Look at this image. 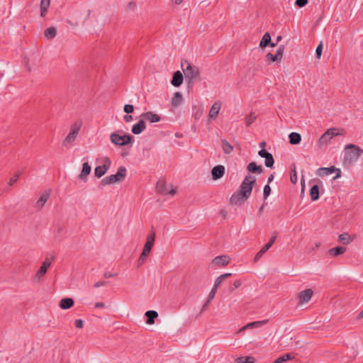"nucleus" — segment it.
Wrapping results in <instances>:
<instances>
[{
    "label": "nucleus",
    "instance_id": "f257e3e1",
    "mask_svg": "<svg viewBox=\"0 0 363 363\" xmlns=\"http://www.w3.org/2000/svg\"><path fill=\"white\" fill-rule=\"evenodd\" d=\"M255 184V177L247 174L241 183L240 189L230 196V203L236 206H240L244 203L251 195L252 188Z\"/></svg>",
    "mask_w": 363,
    "mask_h": 363
},
{
    "label": "nucleus",
    "instance_id": "f03ea898",
    "mask_svg": "<svg viewBox=\"0 0 363 363\" xmlns=\"http://www.w3.org/2000/svg\"><path fill=\"white\" fill-rule=\"evenodd\" d=\"M344 155V163L352 164L355 162L363 153V150L358 145L348 144L345 146Z\"/></svg>",
    "mask_w": 363,
    "mask_h": 363
},
{
    "label": "nucleus",
    "instance_id": "7ed1b4c3",
    "mask_svg": "<svg viewBox=\"0 0 363 363\" xmlns=\"http://www.w3.org/2000/svg\"><path fill=\"white\" fill-rule=\"evenodd\" d=\"M182 67L185 78L188 81V86H190L193 84L194 80L199 79V69L196 66L190 64L186 60L182 63Z\"/></svg>",
    "mask_w": 363,
    "mask_h": 363
},
{
    "label": "nucleus",
    "instance_id": "20e7f679",
    "mask_svg": "<svg viewBox=\"0 0 363 363\" xmlns=\"http://www.w3.org/2000/svg\"><path fill=\"white\" fill-rule=\"evenodd\" d=\"M126 177V168L123 166H120L116 174H111L106 177L101 181L102 186L112 184L116 182H120L124 180Z\"/></svg>",
    "mask_w": 363,
    "mask_h": 363
},
{
    "label": "nucleus",
    "instance_id": "39448f33",
    "mask_svg": "<svg viewBox=\"0 0 363 363\" xmlns=\"http://www.w3.org/2000/svg\"><path fill=\"white\" fill-rule=\"evenodd\" d=\"M133 137L129 134H125L121 136L118 133H113L110 135V140L112 143L118 146H125L133 143Z\"/></svg>",
    "mask_w": 363,
    "mask_h": 363
},
{
    "label": "nucleus",
    "instance_id": "423d86ee",
    "mask_svg": "<svg viewBox=\"0 0 363 363\" xmlns=\"http://www.w3.org/2000/svg\"><path fill=\"white\" fill-rule=\"evenodd\" d=\"M81 128V123H75L70 127L69 134L66 136L63 141L64 145L71 144L77 137L79 131Z\"/></svg>",
    "mask_w": 363,
    "mask_h": 363
},
{
    "label": "nucleus",
    "instance_id": "0eeeda50",
    "mask_svg": "<svg viewBox=\"0 0 363 363\" xmlns=\"http://www.w3.org/2000/svg\"><path fill=\"white\" fill-rule=\"evenodd\" d=\"M333 173H336V175L333 177V179H338L341 177V170L338 168L331 166L330 167H320L317 170V174L320 177L328 176Z\"/></svg>",
    "mask_w": 363,
    "mask_h": 363
},
{
    "label": "nucleus",
    "instance_id": "6e6552de",
    "mask_svg": "<svg viewBox=\"0 0 363 363\" xmlns=\"http://www.w3.org/2000/svg\"><path fill=\"white\" fill-rule=\"evenodd\" d=\"M337 130L336 128L328 129L320 138V139H319L320 144L323 145V144L327 143L328 142L330 141V140L331 138H333V137L339 135H342V133H339L338 132H337Z\"/></svg>",
    "mask_w": 363,
    "mask_h": 363
},
{
    "label": "nucleus",
    "instance_id": "1a4fd4ad",
    "mask_svg": "<svg viewBox=\"0 0 363 363\" xmlns=\"http://www.w3.org/2000/svg\"><path fill=\"white\" fill-rule=\"evenodd\" d=\"M284 48H285L284 45H281L278 48L275 55H273L271 52H268L266 55L267 60L269 61H271V62H281L282 57H283Z\"/></svg>",
    "mask_w": 363,
    "mask_h": 363
},
{
    "label": "nucleus",
    "instance_id": "9d476101",
    "mask_svg": "<svg viewBox=\"0 0 363 363\" xmlns=\"http://www.w3.org/2000/svg\"><path fill=\"white\" fill-rule=\"evenodd\" d=\"M156 190L158 193L164 194V195H167V194L174 195L176 193L175 189H172V190L169 191L167 188L165 181L162 180V179L159 180L157 182V185H156Z\"/></svg>",
    "mask_w": 363,
    "mask_h": 363
},
{
    "label": "nucleus",
    "instance_id": "9b49d317",
    "mask_svg": "<svg viewBox=\"0 0 363 363\" xmlns=\"http://www.w3.org/2000/svg\"><path fill=\"white\" fill-rule=\"evenodd\" d=\"M111 166V160L107 159L105 163L101 166H98L94 169L95 176L98 178L104 176Z\"/></svg>",
    "mask_w": 363,
    "mask_h": 363
},
{
    "label": "nucleus",
    "instance_id": "f8f14e48",
    "mask_svg": "<svg viewBox=\"0 0 363 363\" xmlns=\"http://www.w3.org/2000/svg\"><path fill=\"white\" fill-rule=\"evenodd\" d=\"M313 291L311 289H305L298 294L299 303L303 304L309 301L313 296Z\"/></svg>",
    "mask_w": 363,
    "mask_h": 363
},
{
    "label": "nucleus",
    "instance_id": "ddd939ff",
    "mask_svg": "<svg viewBox=\"0 0 363 363\" xmlns=\"http://www.w3.org/2000/svg\"><path fill=\"white\" fill-rule=\"evenodd\" d=\"M225 173V167L223 165H216L213 167L211 170L212 179L213 180H218L220 179Z\"/></svg>",
    "mask_w": 363,
    "mask_h": 363
},
{
    "label": "nucleus",
    "instance_id": "4468645a",
    "mask_svg": "<svg viewBox=\"0 0 363 363\" xmlns=\"http://www.w3.org/2000/svg\"><path fill=\"white\" fill-rule=\"evenodd\" d=\"M141 117L150 123H157L161 120V117L158 114L154 113L152 111L143 113Z\"/></svg>",
    "mask_w": 363,
    "mask_h": 363
},
{
    "label": "nucleus",
    "instance_id": "2eb2a0df",
    "mask_svg": "<svg viewBox=\"0 0 363 363\" xmlns=\"http://www.w3.org/2000/svg\"><path fill=\"white\" fill-rule=\"evenodd\" d=\"M155 231H152L151 233V234L150 235H148L146 239V242H145V244L144 248H143L144 251L148 252L149 253L150 252V251L152 248V246L154 245V242H155Z\"/></svg>",
    "mask_w": 363,
    "mask_h": 363
},
{
    "label": "nucleus",
    "instance_id": "dca6fc26",
    "mask_svg": "<svg viewBox=\"0 0 363 363\" xmlns=\"http://www.w3.org/2000/svg\"><path fill=\"white\" fill-rule=\"evenodd\" d=\"M267 46L272 48L277 46V43L271 44V35L268 32L264 34L259 43V47L262 48H265Z\"/></svg>",
    "mask_w": 363,
    "mask_h": 363
},
{
    "label": "nucleus",
    "instance_id": "f3484780",
    "mask_svg": "<svg viewBox=\"0 0 363 363\" xmlns=\"http://www.w3.org/2000/svg\"><path fill=\"white\" fill-rule=\"evenodd\" d=\"M183 75L180 71L174 72L172 76V79L171 80V84L175 86H179L183 82Z\"/></svg>",
    "mask_w": 363,
    "mask_h": 363
},
{
    "label": "nucleus",
    "instance_id": "a211bd4d",
    "mask_svg": "<svg viewBox=\"0 0 363 363\" xmlns=\"http://www.w3.org/2000/svg\"><path fill=\"white\" fill-rule=\"evenodd\" d=\"M146 128L144 120L140 119L138 123L132 126L131 131L135 135L140 134Z\"/></svg>",
    "mask_w": 363,
    "mask_h": 363
},
{
    "label": "nucleus",
    "instance_id": "6ab92c4d",
    "mask_svg": "<svg viewBox=\"0 0 363 363\" xmlns=\"http://www.w3.org/2000/svg\"><path fill=\"white\" fill-rule=\"evenodd\" d=\"M230 260V259L228 255H220V256L216 257L213 259V262L219 266L224 267L229 264Z\"/></svg>",
    "mask_w": 363,
    "mask_h": 363
},
{
    "label": "nucleus",
    "instance_id": "aec40b11",
    "mask_svg": "<svg viewBox=\"0 0 363 363\" xmlns=\"http://www.w3.org/2000/svg\"><path fill=\"white\" fill-rule=\"evenodd\" d=\"M74 304V301L72 298H64L60 300L59 306L64 310L71 308Z\"/></svg>",
    "mask_w": 363,
    "mask_h": 363
},
{
    "label": "nucleus",
    "instance_id": "412c9836",
    "mask_svg": "<svg viewBox=\"0 0 363 363\" xmlns=\"http://www.w3.org/2000/svg\"><path fill=\"white\" fill-rule=\"evenodd\" d=\"M267 320H261V321H255V322H252V323H250L248 324H247L246 325L242 327L239 330L237 331L236 333H240L243 331H245V330L247 329H251V328H253L254 327H258V326H261L264 324H265L266 323H267Z\"/></svg>",
    "mask_w": 363,
    "mask_h": 363
},
{
    "label": "nucleus",
    "instance_id": "4be33fe9",
    "mask_svg": "<svg viewBox=\"0 0 363 363\" xmlns=\"http://www.w3.org/2000/svg\"><path fill=\"white\" fill-rule=\"evenodd\" d=\"M49 198H50V191H46L43 192L40 195L38 200L37 201L36 206L40 209L42 208Z\"/></svg>",
    "mask_w": 363,
    "mask_h": 363
},
{
    "label": "nucleus",
    "instance_id": "5701e85b",
    "mask_svg": "<svg viewBox=\"0 0 363 363\" xmlns=\"http://www.w3.org/2000/svg\"><path fill=\"white\" fill-rule=\"evenodd\" d=\"M250 172L255 174H261L263 172V168L261 165H257L255 162H250L247 167Z\"/></svg>",
    "mask_w": 363,
    "mask_h": 363
},
{
    "label": "nucleus",
    "instance_id": "b1692460",
    "mask_svg": "<svg viewBox=\"0 0 363 363\" xmlns=\"http://www.w3.org/2000/svg\"><path fill=\"white\" fill-rule=\"evenodd\" d=\"M346 247L342 246H337L335 247H333L328 250V254L333 257H337L340 255L346 252Z\"/></svg>",
    "mask_w": 363,
    "mask_h": 363
},
{
    "label": "nucleus",
    "instance_id": "393cba45",
    "mask_svg": "<svg viewBox=\"0 0 363 363\" xmlns=\"http://www.w3.org/2000/svg\"><path fill=\"white\" fill-rule=\"evenodd\" d=\"M309 194L313 201H317L320 197L319 186L318 184L312 186L310 189Z\"/></svg>",
    "mask_w": 363,
    "mask_h": 363
},
{
    "label": "nucleus",
    "instance_id": "a878e982",
    "mask_svg": "<svg viewBox=\"0 0 363 363\" xmlns=\"http://www.w3.org/2000/svg\"><path fill=\"white\" fill-rule=\"evenodd\" d=\"M220 104L215 102L209 111L208 116L211 118H216V117L218 116V113L220 111Z\"/></svg>",
    "mask_w": 363,
    "mask_h": 363
},
{
    "label": "nucleus",
    "instance_id": "bb28decb",
    "mask_svg": "<svg viewBox=\"0 0 363 363\" xmlns=\"http://www.w3.org/2000/svg\"><path fill=\"white\" fill-rule=\"evenodd\" d=\"M145 315L147 318L146 323L149 325L153 324L155 318L158 316V313L155 311H147Z\"/></svg>",
    "mask_w": 363,
    "mask_h": 363
},
{
    "label": "nucleus",
    "instance_id": "cd10ccee",
    "mask_svg": "<svg viewBox=\"0 0 363 363\" xmlns=\"http://www.w3.org/2000/svg\"><path fill=\"white\" fill-rule=\"evenodd\" d=\"M91 168L88 162H84L82 165V169L79 176V178L81 179H84L86 178L91 172Z\"/></svg>",
    "mask_w": 363,
    "mask_h": 363
},
{
    "label": "nucleus",
    "instance_id": "c85d7f7f",
    "mask_svg": "<svg viewBox=\"0 0 363 363\" xmlns=\"http://www.w3.org/2000/svg\"><path fill=\"white\" fill-rule=\"evenodd\" d=\"M289 140L290 144L298 145L301 140V136L299 133L293 132L289 135Z\"/></svg>",
    "mask_w": 363,
    "mask_h": 363
},
{
    "label": "nucleus",
    "instance_id": "c756f323",
    "mask_svg": "<svg viewBox=\"0 0 363 363\" xmlns=\"http://www.w3.org/2000/svg\"><path fill=\"white\" fill-rule=\"evenodd\" d=\"M182 95L180 92L174 93L171 101L172 106L174 107L180 106L182 102Z\"/></svg>",
    "mask_w": 363,
    "mask_h": 363
},
{
    "label": "nucleus",
    "instance_id": "7c9ffc66",
    "mask_svg": "<svg viewBox=\"0 0 363 363\" xmlns=\"http://www.w3.org/2000/svg\"><path fill=\"white\" fill-rule=\"evenodd\" d=\"M338 241L344 245H349L352 242L350 235L348 233H343L338 236Z\"/></svg>",
    "mask_w": 363,
    "mask_h": 363
},
{
    "label": "nucleus",
    "instance_id": "2f4dec72",
    "mask_svg": "<svg viewBox=\"0 0 363 363\" xmlns=\"http://www.w3.org/2000/svg\"><path fill=\"white\" fill-rule=\"evenodd\" d=\"M50 4V0H41L40 3V16L45 17L47 13L48 9Z\"/></svg>",
    "mask_w": 363,
    "mask_h": 363
},
{
    "label": "nucleus",
    "instance_id": "473e14b6",
    "mask_svg": "<svg viewBox=\"0 0 363 363\" xmlns=\"http://www.w3.org/2000/svg\"><path fill=\"white\" fill-rule=\"evenodd\" d=\"M222 148L225 154H230L233 150V147L225 140H221Z\"/></svg>",
    "mask_w": 363,
    "mask_h": 363
},
{
    "label": "nucleus",
    "instance_id": "72a5a7b5",
    "mask_svg": "<svg viewBox=\"0 0 363 363\" xmlns=\"http://www.w3.org/2000/svg\"><path fill=\"white\" fill-rule=\"evenodd\" d=\"M293 358H294V356H293L291 353H286V354H284V355L278 357L272 363H283L288 360L292 359Z\"/></svg>",
    "mask_w": 363,
    "mask_h": 363
},
{
    "label": "nucleus",
    "instance_id": "f704fd0d",
    "mask_svg": "<svg viewBox=\"0 0 363 363\" xmlns=\"http://www.w3.org/2000/svg\"><path fill=\"white\" fill-rule=\"evenodd\" d=\"M56 30L54 27H50L47 28L44 32L45 37L49 40L54 38L56 35Z\"/></svg>",
    "mask_w": 363,
    "mask_h": 363
},
{
    "label": "nucleus",
    "instance_id": "c9c22d12",
    "mask_svg": "<svg viewBox=\"0 0 363 363\" xmlns=\"http://www.w3.org/2000/svg\"><path fill=\"white\" fill-rule=\"evenodd\" d=\"M255 361V357L251 356L240 357L236 359L238 363H253Z\"/></svg>",
    "mask_w": 363,
    "mask_h": 363
},
{
    "label": "nucleus",
    "instance_id": "e433bc0d",
    "mask_svg": "<svg viewBox=\"0 0 363 363\" xmlns=\"http://www.w3.org/2000/svg\"><path fill=\"white\" fill-rule=\"evenodd\" d=\"M48 267L45 266V264H42L40 269L37 271L35 274V277L38 279H40L47 272Z\"/></svg>",
    "mask_w": 363,
    "mask_h": 363
},
{
    "label": "nucleus",
    "instance_id": "4c0bfd02",
    "mask_svg": "<svg viewBox=\"0 0 363 363\" xmlns=\"http://www.w3.org/2000/svg\"><path fill=\"white\" fill-rule=\"evenodd\" d=\"M256 119H257V116L255 115V113L253 112H251L245 118L246 125L250 126Z\"/></svg>",
    "mask_w": 363,
    "mask_h": 363
},
{
    "label": "nucleus",
    "instance_id": "58836bf2",
    "mask_svg": "<svg viewBox=\"0 0 363 363\" xmlns=\"http://www.w3.org/2000/svg\"><path fill=\"white\" fill-rule=\"evenodd\" d=\"M264 161V164L267 167L272 168L274 164V160L272 154H269L267 157H266Z\"/></svg>",
    "mask_w": 363,
    "mask_h": 363
},
{
    "label": "nucleus",
    "instance_id": "ea45409f",
    "mask_svg": "<svg viewBox=\"0 0 363 363\" xmlns=\"http://www.w3.org/2000/svg\"><path fill=\"white\" fill-rule=\"evenodd\" d=\"M149 254L150 253L148 252H145V251L143 250V252L138 260V267H140L144 264V262H145L146 258L149 255Z\"/></svg>",
    "mask_w": 363,
    "mask_h": 363
},
{
    "label": "nucleus",
    "instance_id": "a19ab883",
    "mask_svg": "<svg viewBox=\"0 0 363 363\" xmlns=\"http://www.w3.org/2000/svg\"><path fill=\"white\" fill-rule=\"evenodd\" d=\"M290 179L293 184H296L297 182V174L295 164H293V168L291 170Z\"/></svg>",
    "mask_w": 363,
    "mask_h": 363
},
{
    "label": "nucleus",
    "instance_id": "79ce46f5",
    "mask_svg": "<svg viewBox=\"0 0 363 363\" xmlns=\"http://www.w3.org/2000/svg\"><path fill=\"white\" fill-rule=\"evenodd\" d=\"M323 43H322V42H320L319 43V45L317 46L316 50H315L316 57L318 59H320V57H321L322 51H323Z\"/></svg>",
    "mask_w": 363,
    "mask_h": 363
},
{
    "label": "nucleus",
    "instance_id": "37998d69",
    "mask_svg": "<svg viewBox=\"0 0 363 363\" xmlns=\"http://www.w3.org/2000/svg\"><path fill=\"white\" fill-rule=\"evenodd\" d=\"M123 111L128 114L132 113L134 111V106L131 104H125Z\"/></svg>",
    "mask_w": 363,
    "mask_h": 363
},
{
    "label": "nucleus",
    "instance_id": "c03bdc74",
    "mask_svg": "<svg viewBox=\"0 0 363 363\" xmlns=\"http://www.w3.org/2000/svg\"><path fill=\"white\" fill-rule=\"evenodd\" d=\"M270 193H271V187L269 186V184H267L264 187V192H263L264 199H266L269 196Z\"/></svg>",
    "mask_w": 363,
    "mask_h": 363
},
{
    "label": "nucleus",
    "instance_id": "a18cd8bd",
    "mask_svg": "<svg viewBox=\"0 0 363 363\" xmlns=\"http://www.w3.org/2000/svg\"><path fill=\"white\" fill-rule=\"evenodd\" d=\"M54 259H55V256H53V255L51 257H45L44 262L42 264H45V266L49 267L50 266V264H52V261L54 260Z\"/></svg>",
    "mask_w": 363,
    "mask_h": 363
},
{
    "label": "nucleus",
    "instance_id": "49530a36",
    "mask_svg": "<svg viewBox=\"0 0 363 363\" xmlns=\"http://www.w3.org/2000/svg\"><path fill=\"white\" fill-rule=\"evenodd\" d=\"M308 0H296L295 4L298 7L301 8V7L305 6L308 4Z\"/></svg>",
    "mask_w": 363,
    "mask_h": 363
},
{
    "label": "nucleus",
    "instance_id": "de8ad7c7",
    "mask_svg": "<svg viewBox=\"0 0 363 363\" xmlns=\"http://www.w3.org/2000/svg\"><path fill=\"white\" fill-rule=\"evenodd\" d=\"M216 291H217V289L215 288V287H213V289H211V291H210L209 294H208V301H211L214 297H215V295L216 294Z\"/></svg>",
    "mask_w": 363,
    "mask_h": 363
},
{
    "label": "nucleus",
    "instance_id": "09e8293b",
    "mask_svg": "<svg viewBox=\"0 0 363 363\" xmlns=\"http://www.w3.org/2000/svg\"><path fill=\"white\" fill-rule=\"evenodd\" d=\"M74 325L77 328H82L84 326L83 320L82 319L75 320Z\"/></svg>",
    "mask_w": 363,
    "mask_h": 363
},
{
    "label": "nucleus",
    "instance_id": "8fccbe9b",
    "mask_svg": "<svg viewBox=\"0 0 363 363\" xmlns=\"http://www.w3.org/2000/svg\"><path fill=\"white\" fill-rule=\"evenodd\" d=\"M224 280L223 278H221V276L220 275L216 279V281H215V284H214V286L213 287L215 288H218L220 284L223 282V281Z\"/></svg>",
    "mask_w": 363,
    "mask_h": 363
},
{
    "label": "nucleus",
    "instance_id": "3c124183",
    "mask_svg": "<svg viewBox=\"0 0 363 363\" xmlns=\"http://www.w3.org/2000/svg\"><path fill=\"white\" fill-rule=\"evenodd\" d=\"M269 154H271L270 152H267V150H261L258 152V155L261 157H263V158H265L266 157H267Z\"/></svg>",
    "mask_w": 363,
    "mask_h": 363
},
{
    "label": "nucleus",
    "instance_id": "603ef678",
    "mask_svg": "<svg viewBox=\"0 0 363 363\" xmlns=\"http://www.w3.org/2000/svg\"><path fill=\"white\" fill-rule=\"evenodd\" d=\"M19 174H20V173L13 176V177H11L10 179V181L9 182V186H12L13 184H15L17 182Z\"/></svg>",
    "mask_w": 363,
    "mask_h": 363
},
{
    "label": "nucleus",
    "instance_id": "864d4df0",
    "mask_svg": "<svg viewBox=\"0 0 363 363\" xmlns=\"http://www.w3.org/2000/svg\"><path fill=\"white\" fill-rule=\"evenodd\" d=\"M276 239H277V235H272L271 237V238L269 239V241L268 242V243H267V245H269V247H271L275 242Z\"/></svg>",
    "mask_w": 363,
    "mask_h": 363
},
{
    "label": "nucleus",
    "instance_id": "5fc2aeb1",
    "mask_svg": "<svg viewBox=\"0 0 363 363\" xmlns=\"http://www.w3.org/2000/svg\"><path fill=\"white\" fill-rule=\"evenodd\" d=\"M270 247H269V245H265L263 246L261 250L259 251L260 255H264Z\"/></svg>",
    "mask_w": 363,
    "mask_h": 363
},
{
    "label": "nucleus",
    "instance_id": "6e6d98bb",
    "mask_svg": "<svg viewBox=\"0 0 363 363\" xmlns=\"http://www.w3.org/2000/svg\"><path fill=\"white\" fill-rule=\"evenodd\" d=\"M270 247H269V245H265L263 246L261 250L259 251L260 255H264Z\"/></svg>",
    "mask_w": 363,
    "mask_h": 363
},
{
    "label": "nucleus",
    "instance_id": "4d7b16f0",
    "mask_svg": "<svg viewBox=\"0 0 363 363\" xmlns=\"http://www.w3.org/2000/svg\"><path fill=\"white\" fill-rule=\"evenodd\" d=\"M270 247H269V245H265L263 246L261 250L259 251L260 255H264Z\"/></svg>",
    "mask_w": 363,
    "mask_h": 363
},
{
    "label": "nucleus",
    "instance_id": "13d9d810",
    "mask_svg": "<svg viewBox=\"0 0 363 363\" xmlns=\"http://www.w3.org/2000/svg\"><path fill=\"white\" fill-rule=\"evenodd\" d=\"M116 276H117V274H116V273H111V272H106L104 274V277L105 278H106V279H107V278L114 277H116Z\"/></svg>",
    "mask_w": 363,
    "mask_h": 363
},
{
    "label": "nucleus",
    "instance_id": "bf43d9fd",
    "mask_svg": "<svg viewBox=\"0 0 363 363\" xmlns=\"http://www.w3.org/2000/svg\"><path fill=\"white\" fill-rule=\"evenodd\" d=\"M241 285V281L240 279L235 280L233 283L234 288L231 290L233 291L234 289L238 288Z\"/></svg>",
    "mask_w": 363,
    "mask_h": 363
},
{
    "label": "nucleus",
    "instance_id": "052dcab7",
    "mask_svg": "<svg viewBox=\"0 0 363 363\" xmlns=\"http://www.w3.org/2000/svg\"><path fill=\"white\" fill-rule=\"evenodd\" d=\"M123 119L126 123H128L133 120V116L127 113L124 116Z\"/></svg>",
    "mask_w": 363,
    "mask_h": 363
},
{
    "label": "nucleus",
    "instance_id": "680f3d73",
    "mask_svg": "<svg viewBox=\"0 0 363 363\" xmlns=\"http://www.w3.org/2000/svg\"><path fill=\"white\" fill-rule=\"evenodd\" d=\"M105 284H106V281H97V282H96L94 284V286L95 288H98V287H100V286H102L105 285Z\"/></svg>",
    "mask_w": 363,
    "mask_h": 363
},
{
    "label": "nucleus",
    "instance_id": "e2e57ef3",
    "mask_svg": "<svg viewBox=\"0 0 363 363\" xmlns=\"http://www.w3.org/2000/svg\"><path fill=\"white\" fill-rule=\"evenodd\" d=\"M104 307H105V304L103 302H96L95 303V308H103Z\"/></svg>",
    "mask_w": 363,
    "mask_h": 363
},
{
    "label": "nucleus",
    "instance_id": "0e129e2a",
    "mask_svg": "<svg viewBox=\"0 0 363 363\" xmlns=\"http://www.w3.org/2000/svg\"><path fill=\"white\" fill-rule=\"evenodd\" d=\"M262 256H263V255H260V254H259V252H258L256 254V255H255V258H254L255 262L258 261V260H259V259Z\"/></svg>",
    "mask_w": 363,
    "mask_h": 363
},
{
    "label": "nucleus",
    "instance_id": "69168bd1",
    "mask_svg": "<svg viewBox=\"0 0 363 363\" xmlns=\"http://www.w3.org/2000/svg\"><path fill=\"white\" fill-rule=\"evenodd\" d=\"M231 275H232L231 273H225V274H221L220 276H221V278H223L225 279V278H228V277H230Z\"/></svg>",
    "mask_w": 363,
    "mask_h": 363
},
{
    "label": "nucleus",
    "instance_id": "338daca9",
    "mask_svg": "<svg viewBox=\"0 0 363 363\" xmlns=\"http://www.w3.org/2000/svg\"><path fill=\"white\" fill-rule=\"evenodd\" d=\"M363 318V309L359 312V313L357 315V320H360Z\"/></svg>",
    "mask_w": 363,
    "mask_h": 363
},
{
    "label": "nucleus",
    "instance_id": "774afa93",
    "mask_svg": "<svg viewBox=\"0 0 363 363\" xmlns=\"http://www.w3.org/2000/svg\"><path fill=\"white\" fill-rule=\"evenodd\" d=\"M274 179V175L273 174H271L269 177H268V179H267V184H269L270 182H272V180Z\"/></svg>",
    "mask_w": 363,
    "mask_h": 363
}]
</instances>
